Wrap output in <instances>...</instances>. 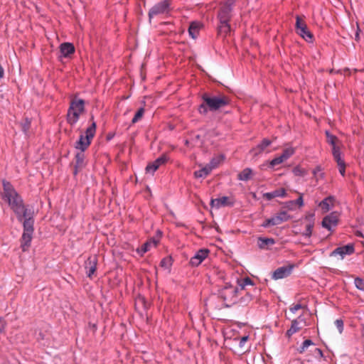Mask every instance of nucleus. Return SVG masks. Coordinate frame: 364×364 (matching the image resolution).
<instances>
[{
  "instance_id": "1",
  "label": "nucleus",
  "mask_w": 364,
  "mask_h": 364,
  "mask_svg": "<svg viewBox=\"0 0 364 364\" xmlns=\"http://www.w3.org/2000/svg\"><path fill=\"white\" fill-rule=\"evenodd\" d=\"M2 186L4 190L3 198L15 213L18 220L22 221L23 217L28 216V209L23 203V198L9 181L3 180Z\"/></svg>"
},
{
  "instance_id": "2",
  "label": "nucleus",
  "mask_w": 364,
  "mask_h": 364,
  "mask_svg": "<svg viewBox=\"0 0 364 364\" xmlns=\"http://www.w3.org/2000/svg\"><path fill=\"white\" fill-rule=\"evenodd\" d=\"M218 297L224 302L226 308H230L237 304L239 294H242L238 287H235L230 283H226L224 287L218 289Z\"/></svg>"
},
{
  "instance_id": "3",
  "label": "nucleus",
  "mask_w": 364,
  "mask_h": 364,
  "mask_svg": "<svg viewBox=\"0 0 364 364\" xmlns=\"http://www.w3.org/2000/svg\"><path fill=\"white\" fill-rule=\"evenodd\" d=\"M85 101L76 95L70 100L66 114V120L70 125L74 126L78 122L80 114L85 110Z\"/></svg>"
},
{
  "instance_id": "4",
  "label": "nucleus",
  "mask_w": 364,
  "mask_h": 364,
  "mask_svg": "<svg viewBox=\"0 0 364 364\" xmlns=\"http://www.w3.org/2000/svg\"><path fill=\"white\" fill-rule=\"evenodd\" d=\"M202 100L206 103L209 107V111L215 112L230 103L229 97L225 95H220L218 96H211L208 93L205 92L201 96Z\"/></svg>"
},
{
  "instance_id": "5",
  "label": "nucleus",
  "mask_w": 364,
  "mask_h": 364,
  "mask_svg": "<svg viewBox=\"0 0 364 364\" xmlns=\"http://www.w3.org/2000/svg\"><path fill=\"white\" fill-rule=\"evenodd\" d=\"M90 120L92 121L91 125L87 127L85 130V136L81 134L79 140L76 141L75 148L80 150V152L84 153V151L89 147L91 144L92 138L95 136L96 133L97 124L94 121V117L91 116Z\"/></svg>"
},
{
  "instance_id": "6",
  "label": "nucleus",
  "mask_w": 364,
  "mask_h": 364,
  "mask_svg": "<svg viewBox=\"0 0 364 364\" xmlns=\"http://www.w3.org/2000/svg\"><path fill=\"white\" fill-rule=\"evenodd\" d=\"M236 0H226L221 3L218 12V18L220 23L230 22L232 18V12Z\"/></svg>"
},
{
  "instance_id": "7",
  "label": "nucleus",
  "mask_w": 364,
  "mask_h": 364,
  "mask_svg": "<svg viewBox=\"0 0 364 364\" xmlns=\"http://www.w3.org/2000/svg\"><path fill=\"white\" fill-rule=\"evenodd\" d=\"M296 33L308 43L314 41V35L307 27L304 18L299 16H296L295 23Z\"/></svg>"
},
{
  "instance_id": "8",
  "label": "nucleus",
  "mask_w": 364,
  "mask_h": 364,
  "mask_svg": "<svg viewBox=\"0 0 364 364\" xmlns=\"http://www.w3.org/2000/svg\"><path fill=\"white\" fill-rule=\"evenodd\" d=\"M171 0H164L152 6L148 14L149 20L158 15H168L171 11Z\"/></svg>"
},
{
  "instance_id": "9",
  "label": "nucleus",
  "mask_w": 364,
  "mask_h": 364,
  "mask_svg": "<svg viewBox=\"0 0 364 364\" xmlns=\"http://www.w3.org/2000/svg\"><path fill=\"white\" fill-rule=\"evenodd\" d=\"M294 267V264L280 267L273 272L272 278L275 280L286 278L291 274Z\"/></svg>"
},
{
  "instance_id": "10",
  "label": "nucleus",
  "mask_w": 364,
  "mask_h": 364,
  "mask_svg": "<svg viewBox=\"0 0 364 364\" xmlns=\"http://www.w3.org/2000/svg\"><path fill=\"white\" fill-rule=\"evenodd\" d=\"M168 160L166 154H162L153 162L147 164L145 170L147 173L153 175L154 172L163 164H165Z\"/></svg>"
},
{
  "instance_id": "11",
  "label": "nucleus",
  "mask_w": 364,
  "mask_h": 364,
  "mask_svg": "<svg viewBox=\"0 0 364 364\" xmlns=\"http://www.w3.org/2000/svg\"><path fill=\"white\" fill-rule=\"evenodd\" d=\"M355 247L353 243H349L346 245L338 247L332 251L330 254V257H335L340 255L341 259L346 255H350L354 253Z\"/></svg>"
},
{
  "instance_id": "12",
  "label": "nucleus",
  "mask_w": 364,
  "mask_h": 364,
  "mask_svg": "<svg viewBox=\"0 0 364 364\" xmlns=\"http://www.w3.org/2000/svg\"><path fill=\"white\" fill-rule=\"evenodd\" d=\"M235 200L228 196H223L221 198L211 199L210 205L211 207H215L217 209L221 207H232L235 205Z\"/></svg>"
},
{
  "instance_id": "13",
  "label": "nucleus",
  "mask_w": 364,
  "mask_h": 364,
  "mask_svg": "<svg viewBox=\"0 0 364 364\" xmlns=\"http://www.w3.org/2000/svg\"><path fill=\"white\" fill-rule=\"evenodd\" d=\"M209 252V250L205 248L198 250L191 258L189 261L190 265L192 267H198L208 256Z\"/></svg>"
},
{
  "instance_id": "14",
  "label": "nucleus",
  "mask_w": 364,
  "mask_h": 364,
  "mask_svg": "<svg viewBox=\"0 0 364 364\" xmlns=\"http://www.w3.org/2000/svg\"><path fill=\"white\" fill-rule=\"evenodd\" d=\"M97 262L98 259L96 255L90 256L85 262V268L86 269V274L87 277L92 278V276L96 272Z\"/></svg>"
},
{
  "instance_id": "15",
  "label": "nucleus",
  "mask_w": 364,
  "mask_h": 364,
  "mask_svg": "<svg viewBox=\"0 0 364 364\" xmlns=\"http://www.w3.org/2000/svg\"><path fill=\"white\" fill-rule=\"evenodd\" d=\"M338 223V218L335 213H331L323 218L322 227L329 231H332V228L337 226Z\"/></svg>"
},
{
  "instance_id": "16",
  "label": "nucleus",
  "mask_w": 364,
  "mask_h": 364,
  "mask_svg": "<svg viewBox=\"0 0 364 364\" xmlns=\"http://www.w3.org/2000/svg\"><path fill=\"white\" fill-rule=\"evenodd\" d=\"M85 156L82 152H77L75 156V164L73 167V173L75 176L77 175V173L81 171L86 166V163L85 162Z\"/></svg>"
},
{
  "instance_id": "17",
  "label": "nucleus",
  "mask_w": 364,
  "mask_h": 364,
  "mask_svg": "<svg viewBox=\"0 0 364 364\" xmlns=\"http://www.w3.org/2000/svg\"><path fill=\"white\" fill-rule=\"evenodd\" d=\"M60 52L61 53V57L64 58H70L73 54H74L75 51V46L71 43H63L60 45Z\"/></svg>"
},
{
  "instance_id": "18",
  "label": "nucleus",
  "mask_w": 364,
  "mask_h": 364,
  "mask_svg": "<svg viewBox=\"0 0 364 364\" xmlns=\"http://www.w3.org/2000/svg\"><path fill=\"white\" fill-rule=\"evenodd\" d=\"M33 232H23L21 237V248L23 252L27 251L30 247L33 238Z\"/></svg>"
},
{
  "instance_id": "19",
  "label": "nucleus",
  "mask_w": 364,
  "mask_h": 364,
  "mask_svg": "<svg viewBox=\"0 0 364 364\" xmlns=\"http://www.w3.org/2000/svg\"><path fill=\"white\" fill-rule=\"evenodd\" d=\"M272 144V141L264 138L262 141L256 146L251 149L250 152L253 156H256L263 152L267 147Z\"/></svg>"
},
{
  "instance_id": "20",
  "label": "nucleus",
  "mask_w": 364,
  "mask_h": 364,
  "mask_svg": "<svg viewBox=\"0 0 364 364\" xmlns=\"http://www.w3.org/2000/svg\"><path fill=\"white\" fill-rule=\"evenodd\" d=\"M287 196L286 190L284 188H278L274 190L272 192H268L263 193V198H266L268 200H271L272 199L277 197H285Z\"/></svg>"
},
{
  "instance_id": "21",
  "label": "nucleus",
  "mask_w": 364,
  "mask_h": 364,
  "mask_svg": "<svg viewBox=\"0 0 364 364\" xmlns=\"http://www.w3.org/2000/svg\"><path fill=\"white\" fill-rule=\"evenodd\" d=\"M335 197L333 196H329L321 200L319 203L318 206L323 212L326 213L331 209V207L333 205Z\"/></svg>"
},
{
  "instance_id": "22",
  "label": "nucleus",
  "mask_w": 364,
  "mask_h": 364,
  "mask_svg": "<svg viewBox=\"0 0 364 364\" xmlns=\"http://www.w3.org/2000/svg\"><path fill=\"white\" fill-rule=\"evenodd\" d=\"M282 223V218L278 217L277 215L272 216L270 218H267L263 221L261 226L264 228H267L271 226L277 225Z\"/></svg>"
},
{
  "instance_id": "23",
  "label": "nucleus",
  "mask_w": 364,
  "mask_h": 364,
  "mask_svg": "<svg viewBox=\"0 0 364 364\" xmlns=\"http://www.w3.org/2000/svg\"><path fill=\"white\" fill-rule=\"evenodd\" d=\"M241 296L240 298L237 297V304L240 306H245L249 304V303L253 299L255 296V294H250V292H245L244 295L239 294Z\"/></svg>"
},
{
  "instance_id": "24",
  "label": "nucleus",
  "mask_w": 364,
  "mask_h": 364,
  "mask_svg": "<svg viewBox=\"0 0 364 364\" xmlns=\"http://www.w3.org/2000/svg\"><path fill=\"white\" fill-rule=\"evenodd\" d=\"M23 218H24L23 222V231L33 232H34V228H33L34 219H33V218L32 216H30L29 214L28 213V216L23 217Z\"/></svg>"
},
{
  "instance_id": "25",
  "label": "nucleus",
  "mask_w": 364,
  "mask_h": 364,
  "mask_svg": "<svg viewBox=\"0 0 364 364\" xmlns=\"http://www.w3.org/2000/svg\"><path fill=\"white\" fill-rule=\"evenodd\" d=\"M199 30H200V23L196 21H193L191 23L189 28H188V33L190 36L195 39L197 38V36L199 34Z\"/></svg>"
},
{
  "instance_id": "26",
  "label": "nucleus",
  "mask_w": 364,
  "mask_h": 364,
  "mask_svg": "<svg viewBox=\"0 0 364 364\" xmlns=\"http://www.w3.org/2000/svg\"><path fill=\"white\" fill-rule=\"evenodd\" d=\"M275 240L274 238L269 237H259L258 238V246L260 249H265L267 246L273 245L275 244Z\"/></svg>"
},
{
  "instance_id": "27",
  "label": "nucleus",
  "mask_w": 364,
  "mask_h": 364,
  "mask_svg": "<svg viewBox=\"0 0 364 364\" xmlns=\"http://www.w3.org/2000/svg\"><path fill=\"white\" fill-rule=\"evenodd\" d=\"M252 170L250 168H245L237 175V179L240 181H247L252 178Z\"/></svg>"
},
{
  "instance_id": "28",
  "label": "nucleus",
  "mask_w": 364,
  "mask_h": 364,
  "mask_svg": "<svg viewBox=\"0 0 364 364\" xmlns=\"http://www.w3.org/2000/svg\"><path fill=\"white\" fill-rule=\"evenodd\" d=\"M225 159V156L223 154H220L213 157L208 166L211 168V171L218 166V165L223 161Z\"/></svg>"
},
{
  "instance_id": "29",
  "label": "nucleus",
  "mask_w": 364,
  "mask_h": 364,
  "mask_svg": "<svg viewBox=\"0 0 364 364\" xmlns=\"http://www.w3.org/2000/svg\"><path fill=\"white\" fill-rule=\"evenodd\" d=\"M247 285H254L253 281L250 277H247L241 280H237V287H239L241 292L245 291V288Z\"/></svg>"
},
{
  "instance_id": "30",
  "label": "nucleus",
  "mask_w": 364,
  "mask_h": 364,
  "mask_svg": "<svg viewBox=\"0 0 364 364\" xmlns=\"http://www.w3.org/2000/svg\"><path fill=\"white\" fill-rule=\"evenodd\" d=\"M211 172V168H210L208 165L201 169L196 171L194 172V176L196 178H205L207 176L210 174Z\"/></svg>"
},
{
  "instance_id": "31",
  "label": "nucleus",
  "mask_w": 364,
  "mask_h": 364,
  "mask_svg": "<svg viewBox=\"0 0 364 364\" xmlns=\"http://www.w3.org/2000/svg\"><path fill=\"white\" fill-rule=\"evenodd\" d=\"M300 327H299V321L297 319H294L291 321V327L287 331V336L289 337L291 336L293 334L296 333L300 330Z\"/></svg>"
},
{
  "instance_id": "32",
  "label": "nucleus",
  "mask_w": 364,
  "mask_h": 364,
  "mask_svg": "<svg viewBox=\"0 0 364 364\" xmlns=\"http://www.w3.org/2000/svg\"><path fill=\"white\" fill-rule=\"evenodd\" d=\"M332 154L337 165L345 163L344 160L341 158V152L338 147H332Z\"/></svg>"
},
{
  "instance_id": "33",
  "label": "nucleus",
  "mask_w": 364,
  "mask_h": 364,
  "mask_svg": "<svg viewBox=\"0 0 364 364\" xmlns=\"http://www.w3.org/2000/svg\"><path fill=\"white\" fill-rule=\"evenodd\" d=\"M220 25L218 27V33L220 34H223L225 36H227L228 33L230 31V22L220 23Z\"/></svg>"
},
{
  "instance_id": "34",
  "label": "nucleus",
  "mask_w": 364,
  "mask_h": 364,
  "mask_svg": "<svg viewBox=\"0 0 364 364\" xmlns=\"http://www.w3.org/2000/svg\"><path fill=\"white\" fill-rule=\"evenodd\" d=\"M173 264V259L171 256L163 258L160 262V266L164 269H169Z\"/></svg>"
},
{
  "instance_id": "35",
  "label": "nucleus",
  "mask_w": 364,
  "mask_h": 364,
  "mask_svg": "<svg viewBox=\"0 0 364 364\" xmlns=\"http://www.w3.org/2000/svg\"><path fill=\"white\" fill-rule=\"evenodd\" d=\"M326 135L327 138V142L330 144L332 147H337L336 144L338 140V138L330 133L328 131H326Z\"/></svg>"
},
{
  "instance_id": "36",
  "label": "nucleus",
  "mask_w": 364,
  "mask_h": 364,
  "mask_svg": "<svg viewBox=\"0 0 364 364\" xmlns=\"http://www.w3.org/2000/svg\"><path fill=\"white\" fill-rule=\"evenodd\" d=\"M144 111L145 110H144V107H141L137 110V112H136V114H134V116L132 120V124L136 123L142 118V117L144 114Z\"/></svg>"
},
{
  "instance_id": "37",
  "label": "nucleus",
  "mask_w": 364,
  "mask_h": 364,
  "mask_svg": "<svg viewBox=\"0 0 364 364\" xmlns=\"http://www.w3.org/2000/svg\"><path fill=\"white\" fill-rule=\"evenodd\" d=\"M294 154V149L293 148H287L283 150L282 154L280 155L282 158L286 161L290 158Z\"/></svg>"
},
{
  "instance_id": "38",
  "label": "nucleus",
  "mask_w": 364,
  "mask_h": 364,
  "mask_svg": "<svg viewBox=\"0 0 364 364\" xmlns=\"http://www.w3.org/2000/svg\"><path fill=\"white\" fill-rule=\"evenodd\" d=\"M311 345H314V343L312 342L311 340L310 339H306L305 340L301 346L298 348V351L299 353H303L306 348H307L309 346H311Z\"/></svg>"
},
{
  "instance_id": "39",
  "label": "nucleus",
  "mask_w": 364,
  "mask_h": 364,
  "mask_svg": "<svg viewBox=\"0 0 364 364\" xmlns=\"http://www.w3.org/2000/svg\"><path fill=\"white\" fill-rule=\"evenodd\" d=\"M314 222H310L309 224L306 225L305 232L303 233V235L307 237H310L312 235V230L314 228Z\"/></svg>"
},
{
  "instance_id": "40",
  "label": "nucleus",
  "mask_w": 364,
  "mask_h": 364,
  "mask_svg": "<svg viewBox=\"0 0 364 364\" xmlns=\"http://www.w3.org/2000/svg\"><path fill=\"white\" fill-rule=\"evenodd\" d=\"M354 284L358 289L364 291V279L356 277L354 280Z\"/></svg>"
},
{
  "instance_id": "41",
  "label": "nucleus",
  "mask_w": 364,
  "mask_h": 364,
  "mask_svg": "<svg viewBox=\"0 0 364 364\" xmlns=\"http://www.w3.org/2000/svg\"><path fill=\"white\" fill-rule=\"evenodd\" d=\"M288 204H295L301 207L304 205L303 194L300 193L299 197L296 200H289L287 202Z\"/></svg>"
},
{
  "instance_id": "42",
  "label": "nucleus",
  "mask_w": 364,
  "mask_h": 364,
  "mask_svg": "<svg viewBox=\"0 0 364 364\" xmlns=\"http://www.w3.org/2000/svg\"><path fill=\"white\" fill-rule=\"evenodd\" d=\"M292 171L295 176H304L306 175V171L299 166L294 167Z\"/></svg>"
},
{
  "instance_id": "43",
  "label": "nucleus",
  "mask_w": 364,
  "mask_h": 364,
  "mask_svg": "<svg viewBox=\"0 0 364 364\" xmlns=\"http://www.w3.org/2000/svg\"><path fill=\"white\" fill-rule=\"evenodd\" d=\"M151 246V242H146L140 249H139L137 251L139 254L141 255L144 253H146L147 251L149 250V247Z\"/></svg>"
},
{
  "instance_id": "44",
  "label": "nucleus",
  "mask_w": 364,
  "mask_h": 364,
  "mask_svg": "<svg viewBox=\"0 0 364 364\" xmlns=\"http://www.w3.org/2000/svg\"><path fill=\"white\" fill-rule=\"evenodd\" d=\"M198 110L200 114L205 115L209 111V107L207 106L206 103L203 102V103L199 105Z\"/></svg>"
},
{
  "instance_id": "45",
  "label": "nucleus",
  "mask_w": 364,
  "mask_h": 364,
  "mask_svg": "<svg viewBox=\"0 0 364 364\" xmlns=\"http://www.w3.org/2000/svg\"><path fill=\"white\" fill-rule=\"evenodd\" d=\"M283 161H284V160L282 158L281 156L275 157L270 161V163H269L270 167H274L277 165H279V164H282Z\"/></svg>"
},
{
  "instance_id": "46",
  "label": "nucleus",
  "mask_w": 364,
  "mask_h": 364,
  "mask_svg": "<svg viewBox=\"0 0 364 364\" xmlns=\"http://www.w3.org/2000/svg\"><path fill=\"white\" fill-rule=\"evenodd\" d=\"M277 215L282 218V223L288 221L291 218V216L284 210L279 212Z\"/></svg>"
},
{
  "instance_id": "47",
  "label": "nucleus",
  "mask_w": 364,
  "mask_h": 364,
  "mask_svg": "<svg viewBox=\"0 0 364 364\" xmlns=\"http://www.w3.org/2000/svg\"><path fill=\"white\" fill-rule=\"evenodd\" d=\"M30 126H31V121L26 118L25 122L22 124V131L24 132V133H26L28 129H30Z\"/></svg>"
},
{
  "instance_id": "48",
  "label": "nucleus",
  "mask_w": 364,
  "mask_h": 364,
  "mask_svg": "<svg viewBox=\"0 0 364 364\" xmlns=\"http://www.w3.org/2000/svg\"><path fill=\"white\" fill-rule=\"evenodd\" d=\"M335 325L338 329L340 333H342L343 331V321L342 319H336L335 321Z\"/></svg>"
},
{
  "instance_id": "49",
  "label": "nucleus",
  "mask_w": 364,
  "mask_h": 364,
  "mask_svg": "<svg viewBox=\"0 0 364 364\" xmlns=\"http://www.w3.org/2000/svg\"><path fill=\"white\" fill-rule=\"evenodd\" d=\"M303 308V306L301 304H296L293 306H291L289 309L290 311L293 314L296 313L298 310Z\"/></svg>"
},
{
  "instance_id": "50",
  "label": "nucleus",
  "mask_w": 364,
  "mask_h": 364,
  "mask_svg": "<svg viewBox=\"0 0 364 364\" xmlns=\"http://www.w3.org/2000/svg\"><path fill=\"white\" fill-rule=\"evenodd\" d=\"M346 163L341 164L338 165L339 173L341 174V176H345L346 174Z\"/></svg>"
},
{
  "instance_id": "51",
  "label": "nucleus",
  "mask_w": 364,
  "mask_h": 364,
  "mask_svg": "<svg viewBox=\"0 0 364 364\" xmlns=\"http://www.w3.org/2000/svg\"><path fill=\"white\" fill-rule=\"evenodd\" d=\"M248 339H249V336H242L240 339V342H239L240 347H243L245 343L248 341Z\"/></svg>"
},
{
  "instance_id": "52",
  "label": "nucleus",
  "mask_w": 364,
  "mask_h": 364,
  "mask_svg": "<svg viewBox=\"0 0 364 364\" xmlns=\"http://www.w3.org/2000/svg\"><path fill=\"white\" fill-rule=\"evenodd\" d=\"M148 242H151V245H154V246H156L157 244L159 242V240L156 237H153Z\"/></svg>"
},
{
  "instance_id": "53",
  "label": "nucleus",
  "mask_w": 364,
  "mask_h": 364,
  "mask_svg": "<svg viewBox=\"0 0 364 364\" xmlns=\"http://www.w3.org/2000/svg\"><path fill=\"white\" fill-rule=\"evenodd\" d=\"M4 327L5 322L1 318H0V333L3 332V331L4 330Z\"/></svg>"
},
{
  "instance_id": "54",
  "label": "nucleus",
  "mask_w": 364,
  "mask_h": 364,
  "mask_svg": "<svg viewBox=\"0 0 364 364\" xmlns=\"http://www.w3.org/2000/svg\"><path fill=\"white\" fill-rule=\"evenodd\" d=\"M315 351L318 354L320 358L324 357L323 351L320 348H316Z\"/></svg>"
},
{
  "instance_id": "55",
  "label": "nucleus",
  "mask_w": 364,
  "mask_h": 364,
  "mask_svg": "<svg viewBox=\"0 0 364 364\" xmlns=\"http://www.w3.org/2000/svg\"><path fill=\"white\" fill-rule=\"evenodd\" d=\"M89 326L92 328L93 332H95L97 329V324L89 323Z\"/></svg>"
},
{
  "instance_id": "56",
  "label": "nucleus",
  "mask_w": 364,
  "mask_h": 364,
  "mask_svg": "<svg viewBox=\"0 0 364 364\" xmlns=\"http://www.w3.org/2000/svg\"><path fill=\"white\" fill-rule=\"evenodd\" d=\"M114 136V134H112V133H109L107 135V141H109L111 140Z\"/></svg>"
},
{
  "instance_id": "57",
  "label": "nucleus",
  "mask_w": 364,
  "mask_h": 364,
  "mask_svg": "<svg viewBox=\"0 0 364 364\" xmlns=\"http://www.w3.org/2000/svg\"><path fill=\"white\" fill-rule=\"evenodd\" d=\"M161 235H162V232H161V231H160L159 230H158L156 231V236H155V237H156V238H159V240H160V238L161 237Z\"/></svg>"
},
{
  "instance_id": "58",
  "label": "nucleus",
  "mask_w": 364,
  "mask_h": 364,
  "mask_svg": "<svg viewBox=\"0 0 364 364\" xmlns=\"http://www.w3.org/2000/svg\"><path fill=\"white\" fill-rule=\"evenodd\" d=\"M4 68L0 65V78L4 77Z\"/></svg>"
},
{
  "instance_id": "59",
  "label": "nucleus",
  "mask_w": 364,
  "mask_h": 364,
  "mask_svg": "<svg viewBox=\"0 0 364 364\" xmlns=\"http://www.w3.org/2000/svg\"><path fill=\"white\" fill-rule=\"evenodd\" d=\"M296 205L295 204H288L287 203V208L289 210H293L294 209V206Z\"/></svg>"
},
{
  "instance_id": "60",
  "label": "nucleus",
  "mask_w": 364,
  "mask_h": 364,
  "mask_svg": "<svg viewBox=\"0 0 364 364\" xmlns=\"http://www.w3.org/2000/svg\"><path fill=\"white\" fill-rule=\"evenodd\" d=\"M355 41H358L360 40V36H359V32H358V30L356 31L355 33Z\"/></svg>"
},
{
  "instance_id": "61",
  "label": "nucleus",
  "mask_w": 364,
  "mask_h": 364,
  "mask_svg": "<svg viewBox=\"0 0 364 364\" xmlns=\"http://www.w3.org/2000/svg\"><path fill=\"white\" fill-rule=\"evenodd\" d=\"M313 217H314V214H311V215H306V219L311 221V219L313 218Z\"/></svg>"
},
{
  "instance_id": "62",
  "label": "nucleus",
  "mask_w": 364,
  "mask_h": 364,
  "mask_svg": "<svg viewBox=\"0 0 364 364\" xmlns=\"http://www.w3.org/2000/svg\"><path fill=\"white\" fill-rule=\"evenodd\" d=\"M318 171H320V168L318 166L315 170L313 171V173L315 175Z\"/></svg>"
},
{
  "instance_id": "63",
  "label": "nucleus",
  "mask_w": 364,
  "mask_h": 364,
  "mask_svg": "<svg viewBox=\"0 0 364 364\" xmlns=\"http://www.w3.org/2000/svg\"><path fill=\"white\" fill-rule=\"evenodd\" d=\"M318 171H320V168L318 166L315 170L313 171V173L315 175Z\"/></svg>"
},
{
  "instance_id": "64",
  "label": "nucleus",
  "mask_w": 364,
  "mask_h": 364,
  "mask_svg": "<svg viewBox=\"0 0 364 364\" xmlns=\"http://www.w3.org/2000/svg\"><path fill=\"white\" fill-rule=\"evenodd\" d=\"M344 71H345V72H348V73H350V70H349L348 68H346V69L344 70Z\"/></svg>"
}]
</instances>
